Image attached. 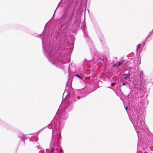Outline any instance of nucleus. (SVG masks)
Listing matches in <instances>:
<instances>
[{
	"mask_svg": "<svg viewBox=\"0 0 153 153\" xmlns=\"http://www.w3.org/2000/svg\"><path fill=\"white\" fill-rule=\"evenodd\" d=\"M47 26V23L45 25L44 30L42 33L43 35L41 38L42 48L45 55L52 64L56 65L59 64L60 63H64L69 62L73 47H71L67 49V51L65 53H68V59H67L65 58L66 60L65 61L64 58L62 57L60 54L57 52L56 48L53 45L51 42L48 39V34L45 32V28Z\"/></svg>",
	"mask_w": 153,
	"mask_h": 153,
	"instance_id": "obj_1",
	"label": "nucleus"
},
{
	"mask_svg": "<svg viewBox=\"0 0 153 153\" xmlns=\"http://www.w3.org/2000/svg\"><path fill=\"white\" fill-rule=\"evenodd\" d=\"M75 8H72L70 4L67 5L65 9V11L60 18V21L62 24L60 29L56 31L53 35V40L58 45L61 44V36L71 37L70 32L68 28L69 26L71 23L72 20L74 16Z\"/></svg>",
	"mask_w": 153,
	"mask_h": 153,
	"instance_id": "obj_2",
	"label": "nucleus"
},
{
	"mask_svg": "<svg viewBox=\"0 0 153 153\" xmlns=\"http://www.w3.org/2000/svg\"><path fill=\"white\" fill-rule=\"evenodd\" d=\"M129 119L137 132L138 137H140L143 139L145 138L146 136V131L144 129L146 125L143 118L139 114L137 110H135L133 112L131 117H129Z\"/></svg>",
	"mask_w": 153,
	"mask_h": 153,
	"instance_id": "obj_3",
	"label": "nucleus"
},
{
	"mask_svg": "<svg viewBox=\"0 0 153 153\" xmlns=\"http://www.w3.org/2000/svg\"><path fill=\"white\" fill-rule=\"evenodd\" d=\"M59 134H54L52 132V137L50 143V147L49 149H46V151L41 150L39 153H62V150L59 144Z\"/></svg>",
	"mask_w": 153,
	"mask_h": 153,
	"instance_id": "obj_4",
	"label": "nucleus"
},
{
	"mask_svg": "<svg viewBox=\"0 0 153 153\" xmlns=\"http://www.w3.org/2000/svg\"><path fill=\"white\" fill-rule=\"evenodd\" d=\"M68 117V115L66 113L64 112L61 115L59 120L57 123H53L52 121L47 126H51V128L54 134H59V138L61 137V134L59 131L60 129L64 126L65 123Z\"/></svg>",
	"mask_w": 153,
	"mask_h": 153,
	"instance_id": "obj_5",
	"label": "nucleus"
},
{
	"mask_svg": "<svg viewBox=\"0 0 153 153\" xmlns=\"http://www.w3.org/2000/svg\"><path fill=\"white\" fill-rule=\"evenodd\" d=\"M132 83L134 88H137V89L142 88L145 89L146 87L145 85V82L142 80L133 81Z\"/></svg>",
	"mask_w": 153,
	"mask_h": 153,
	"instance_id": "obj_6",
	"label": "nucleus"
},
{
	"mask_svg": "<svg viewBox=\"0 0 153 153\" xmlns=\"http://www.w3.org/2000/svg\"><path fill=\"white\" fill-rule=\"evenodd\" d=\"M138 94L134 90H132L128 96V101L131 103L133 101L134 98H137Z\"/></svg>",
	"mask_w": 153,
	"mask_h": 153,
	"instance_id": "obj_7",
	"label": "nucleus"
},
{
	"mask_svg": "<svg viewBox=\"0 0 153 153\" xmlns=\"http://www.w3.org/2000/svg\"><path fill=\"white\" fill-rule=\"evenodd\" d=\"M130 79V78L128 76H123V77L120 79V81L122 82V85H125L126 84H128Z\"/></svg>",
	"mask_w": 153,
	"mask_h": 153,
	"instance_id": "obj_8",
	"label": "nucleus"
},
{
	"mask_svg": "<svg viewBox=\"0 0 153 153\" xmlns=\"http://www.w3.org/2000/svg\"><path fill=\"white\" fill-rule=\"evenodd\" d=\"M86 27L85 24H83V27H81V28L82 29L84 33L85 37L86 39H87L88 38H89V37L88 36V32L86 30Z\"/></svg>",
	"mask_w": 153,
	"mask_h": 153,
	"instance_id": "obj_9",
	"label": "nucleus"
},
{
	"mask_svg": "<svg viewBox=\"0 0 153 153\" xmlns=\"http://www.w3.org/2000/svg\"><path fill=\"white\" fill-rule=\"evenodd\" d=\"M89 47L90 49V52L91 53L93 54L95 53L96 49L92 43H91L90 45H89Z\"/></svg>",
	"mask_w": 153,
	"mask_h": 153,
	"instance_id": "obj_10",
	"label": "nucleus"
},
{
	"mask_svg": "<svg viewBox=\"0 0 153 153\" xmlns=\"http://www.w3.org/2000/svg\"><path fill=\"white\" fill-rule=\"evenodd\" d=\"M132 72H131V70L129 69H128L125 71L124 73L123 74V76H129V77L130 78V75H132Z\"/></svg>",
	"mask_w": 153,
	"mask_h": 153,
	"instance_id": "obj_11",
	"label": "nucleus"
},
{
	"mask_svg": "<svg viewBox=\"0 0 153 153\" xmlns=\"http://www.w3.org/2000/svg\"><path fill=\"white\" fill-rule=\"evenodd\" d=\"M75 76L81 80V83H83L85 85H86V83L84 82V81L83 80H82L83 77L81 75L76 74L75 75Z\"/></svg>",
	"mask_w": 153,
	"mask_h": 153,
	"instance_id": "obj_12",
	"label": "nucleus"
},
{
	"mask_svg": "<svg viewBox=\"0 0 153 153\" xmlns=\"http://www.w3.org/2000/svg\"><path fill=\"white\" fill-rule=\"evenodd\" d=\"M144 76L143 72L142 71H140V80H143L144 82L146 81V79H143V77Z\"/></svg>",
	"mask_w": 153,
	"mask_h": 153,
	"instance_id": "obj_13",
	"label": "nucleus"
},
{
	"mask_svg": "<svg viewBox=\"0 0 153 153\" xmlns=\"http://www.w3.org/2000/svg\"><path fill=\"white\" fill-rule=\"evenodd\" d=\"M29 140L30 141H37L38 140L37 137H31L29 138Z\"/></svg>",
	"mask_w": 153,
	"mask_h": 153,
	"instance_id": "obj_14",
	"label": "nucleus"
},
{
	"mask_svg": "<svg viewBox=\"0 0 153 153\" xmlns=\"http://www.w3.org/2000/svg\"><path fill=\"white\" fill-rule=\"evenodd\" d=\"M143 97V96H141L139 97H138V95L137 96V97L138 98V102H140V103L143 102L142 100V98Z\"/></svg>",
	"mask_w": 153,
	"mask_h": 153,
	"instance_id": "obj_15",
	"label": "nucleus"
},
{
	"mask_svg": "<svg viewBox=\"0 0 153 153\" xmlns=\"http://www.w3.org/2000/svg\"><path fill=\"white\" fill-rule=\"evenodd\" d=\"M20 137H23V139H26L30 138L29 137H27L25 135H24L23 134H22L21 136H20Z\"/></svg>",
	"mask_w": 153,
	"mask_h": 153,
	"instance_id": "obj_16",
	"label": "nucleus"
},
{
	"mask_svg": "<svg viewBox=\"0 0 153 153\" xmlns=\"http://www.w3.org/2000/svg\"><path fill=\"white\" fill-rule=\"evenodd\" d=\"M66 108H67V111L68 112L70 111L72 109V107H68L67 106Z\"/></svg>",
	"mask_w": 153,
	"mask_h": 153,
	"instance_id": "obj_17",
	"label": "nucleus"
},
{
	"mask_svg": "<svg viewBox=\"0 0 153 153\" xmlns=\"http://www.w3.org/2000/svg\"><path fill=\"white\" fill-rule=\"evenodd\" d=\"M141 44H139L137 45V49H136V51H137L138 49H140V47H141Z\"/></svg>",
	"mask_w": 153,
	"mask_h": 153,
	"instance_id": "obj_18",
	"label": "nucleus"
},
{
	"mask_svg": "<svg viewBox=\"0 0 153 153\" xmlns=\"http://www.w3.org/2000/svg\"><path fill=\"white\" fill-rule=\"evenodd\" d=\"M122 61H119L118 62V64L117 65V67H119V66L122 63Z\"/></svg>",
	"mask_w": 153,
	"mask_h": 153,
	"instance_id": "obj_19",
	"label": "nucleus"
},
{
	"mask_svg": "<svg viewBox=\"0 0 153 153\" xmlns=\"http://www.w3.org/2000/svg\"><path fill=\"white\" fill-rule=\"evenodd\" d=\"M81 97H77L76 98H74V99H73V100H74L75 101H77V100L76 99H77V100H79V99H80Z\"/></svg>",
	"mask_w": 153,
	"mask_h": 153,
	"instance_id": "obj_20",
	"label": "nucleus"
},
{
	"mask_svg": "<svg viewBox=\"0 0 153 153\" xmlns=\"http://www.w3.org/2000/svg\"><path fill=\"white\" fill-rule=\"evenodd\" d=\"M143 46L144 47L145 45V41H144L143 42V43H142Z\"/></svg>",
	"mask_w": 153,
	"mask_h": 153,
	"instance_id": "obj_21",
	"label": "nucleus"
},
{
	"mask_svg": "<svg viewBox=\"0 0 153 153\" xmlns=\"http://www.w3.org/2000/svg\"><path fill=\"white\" fill-rule=\"evenodd\" d=\"M61 1L59 3V4H58V6H57V7H56V10H55V11H54V14H53V16H54V14H55V11H56V9L59 6V4L61 2Z\"/></svg>",
	"mask_w": 153,
	"mask_h": 153,
	"instance_id": "obj_22",
	"label": "nucleus"
},
{
	"mask_svg": "<svg viewBox=\"0 0 153 153\" xmlns=\"http://www.w3.org/2000/svg\"><path fill=\"white\" fill-rule=\"evenodd\" d=\"M117 64H114L113 65V67H117Z\"/></svg>",
	"mask_w": 153,
	"mask_h": 153,
	"instance_id": "obj_23",
	"label": "nucleus"
},
{
	"mask_svg": "<svg viewBox=\"0 0 153 153\" xmlns=\"http://www.w3.org/2000/svg\"><path fill=\"white\" fill-rule=\"evenodd\" d=\"M128 107L127 106H126V107H125V109L126 110H128Z\"/></svg>",
	"mask_w": 153,
	"mask_h": 153,
	"instance_id": "obj_24",
	"label": "nucleus"
},
{
	"mask_svg": "<svg viewBox=\"0 0 153 153\" xmlns=\"http://www.w3.org/2000/svg\"><path fill=\"white\" fill-rule=\"evenodd\" d=\"M149 34H152L153 33V30H152V31H151L150 33H149Z\"/></svg>",
	"mask_w": 153,
	"mask_h": 153,
	"instance_id": "obj_25",
	"label": "nucleus"
},
{
	"mask_svg": "<svg viewBox=\"0 0 153 153\" xmlns=\"http://www.w3.org/2000/svg\"><path fill=\"white\" fill-rule=\"evenodd\" d=\"M74 39L75 37H73L72 39V41H74Z\"/></svg>",
	"mask_w": 153,
	"mask_h": 153,
	"instance_id": "obj_26",
	"label": "nucleus"
},
{
	"mask_svg": "<svg viewBox=\"0 0 153 153\" xmlns=\"http://www.w3.org/2000/svg\"><path fill=\"white\" fill-rule=\"evenodd\" d=\"M42 33L39 34V36L40 37H41L42 35Z\"/></svg>",
	"mask_w": 153,
	"mask_h": 153,
	"instance_id": "obj_27",
	"label": "nucleus"
},
{
	"mask_svg": "<svg viewBox=\"0 0 153 153\" xmlns=\"http://www.w3.org/2000/svg\"><path fill=\"white\" fill-rule=\"evenodd\" d=\"M20 134H20V135L19 136L20 137V136H22V134H23L22 133H20Z\"/></svg>",
	"mask_w": 153,
	"mask_h": 153,
	"instance_id": "obj_28",
	"label": "nucleus"
},
{
	"mask_svg": "<svg viewBox=\"0 0 153 153\" xmlns=\"http://www.w3.org/2000/svg\"><path fill=\"white\" fill-rule=\"evenodd\" d=\"M150 34L149 33V34L147 36V37H149V36H150Z\"/></svg>",
	"mask_w": 153,
	"mask_h": 153,
	"instance_id": "obj_29",
	"label": "nucleus"
},
{
	"mask_svg": "<svg viewBox=\"0 0 153 153\" xmlns=\"http://www.w3.org/2000/svg\"><path fill=\"white\" fill-rule=\"evenodd\" d=\"M69 78L67 82H66V84L68 83V82L69 81Z\"/></svg>",
	"mask_w": 153,
	"mask_h": 153,
	"instance_id": "obj_30",
	"label": "nucleus"
},
{
	"mask_svg": "<svg viewBox=\"0 0 153 153\" xmlns=\"http://www.w3.org/2000/svg\"><path fill=\"white\" fill-rule=\"evenodd\" d=\"M147 37H146L145 38V40L144 41H145L146 40V39H147Z\"/></svg>",
	"mask_w": 153,
	"mask_h": 153,
	"instance_id": "obj_31",
	"label": "nucleus"
},
{
	"mask_svg": "<svg viewBox=\"0 0 153 153\" xmlns=\"http://www.w3.org/2000/svg\"><path fill=\"white\" fill-rule=\"evenodd\" d=\"M147 37H146L145 38V40L144 41H145L146 40V39H147Z\"/></svg>",
	"mask_w": 153,
	"mask_h": 153,
	"instance_id": "obj_32",
	"label": "nucleus"
},
{
	"mask_svg": "<svg viewBox=\"0 0 153 153\" xmlns=\"http://www.w3.org/2000/svg\"><path fill=\"white\" fill-rule=\"evenodd\" d=\"M128 68H130V69H131L132 68L131 67H129L128 66Z\"/></svg>",
	"mask_w": 153,
	"mask_h": 153,
	"instance_id": "obj_33",
	"label": "nucleus"
},
{
	"mask_svg": "<svg viewBox=\"0 0 153 153\" xmlns=\"http://www.w3.org/2000/svg\"><path fill=\"white\" fill-rule=\"evenodd\" d=\"M69 96H70V97H71V94H69Z\"/></svg>",
	"mask_w": 153,
	"mask_h": 153,
	"instance_id": "obj_34",
	"label": "nucleus"
},
{
	"mask_svg": "<svg viewBox=\"0 0 153 153\" xmlns=\"http://www.w3.org/2000/svg\"><path fill=\"white\" fill-rule=\"evenodd\" d=\"M147 95L146 96V98H147Z\"/></svg>",
	"mask_w": 153,
	"mask_h": 153,
	"instance_id": "obj_35",
	"label": "nucleus"
},
{
	"mask_svg": "<svg viewBox=\"0 0 153 153\" xmlns=\"http://www.w3.org/2000/svg\"><path fill=\"white\" fill-rule=\"evenodd\" d=\"M1 121V120H0V122Z\"/></svg>",
	"mask_w": 153,
	"mask_h": 153,
	"instance_id": "obj_36",
	"label": "nucleus"
},
{
	"mask_svg": "<svg viewBox=\"0 0 153 153\" xmlns=\"http://www.w3.org/2000/svg\"><path fill=\"white\" fill-rule=\"evenodd\" d=\"M153 31V29L152 30Z\"/></svg>",
	"mask_w": 153,
	"mask_h": 153,
	"instance_id": "obj_37",
	"label": "nucleus"
}]
</instances>
